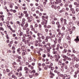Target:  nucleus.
<instances>
[{
	"instance_id": "f257e3e1",
	"label": "nucleus",
	"mask_w": 79,
	"mask_h": 79,
	"mask_svg": "<svg viewBox=\"0 0 79 79\" xmlns=\"http://www.w3.org/2000/svg\"><path fill=\"white\" fill-rule=\"evenodd\" d=\"M26 34L23 35V32H22L21 30V29H20V30H18V33H19V38L20 39L21 38V37L23 35V37L22 38H27L28 37H31V35H29V31H30V29H29V28H27L26 29Z\"/></svg>"
},
{
	"instance_id": "f03ea898",
	"label": "nucleus",
	"mask_w": 79,
	"mask_h": 79,
	"mask_svg": "<svg viewBox=\"0 0 79 79\" xmlns=\"http://www.w3.org/2000/svg\"><path fill=\"white\" fill-rule=\"evenodd\" d=\"M22 42L25 44H27L28 46H30L31 43H30V41L31 40H32V37H30L28 38H22Z\"/></svg>"
},
{
	"instance_id": "7ed1b4c3",
	"label": "nucleus",
	"mask_w": 79,
	"mask_h": 79,
	"mask_svg": "<svg viewBox=\"0 0 79 79\" xmlns=\"http://www.w3.org/2000/svg\"><path fill=\"white\" fill-rule=\"evenodd\" d=\"M56 43H54V44H53L51 45V48L52 49V50H53V51L52 52L53 54V55H60L61 54V52H60V51H55L56 50V49H55V47H56Z\"/></svg>"
},
{
	"instance_id": "20e7f679",
	"label": "nucleus",
	"mask_w": 79,
	"mask_h": 79,
	"mask_svg": "<svg viewBox=\"0 0 79 79\" xmlns=\"http://www.w3.org/2000/svg\"><path fill=\"white\" fill-rule=\"evenodd\" d=\"M54 57L56 62H58V64L59 65H61L62 64V62L60 61H59V59H60V58H61L60 56L59 55H54Z\"/></svg>"
},
{
	"instance_id": "39448f33",
	"label": "nucleus",
	"mask_w": 79,
	"mask_h": 79,
	"mask_svg": "<svg viewBox=\"0 0 79 79\" xmlns=\"http://www.w3.org/2000/svg\"><path fill=\"white\" fill-rule=\"evenodd\" d=\"M61 56L62 57V58H64L63 59V60L64 61H66V59L67 60H69V61H71L72 59L71 58L68 57V56L63 54H62L61 55Z\"/></svg>"
},
{
	"instance_id": "423d86ee",
	"label": "nucleus",
	"mask_w": 79,
	"mask_h": 79,
	"mask_svg": "<svg viewBox=\"0 0 79 79\" xmlns=\"http://www.w3.org/2000/svg\"><path fill=\"white\" fill-rule=\"evenodd\" d=\"M25 18H27V19L28 23H31V22L32 21V18H31V17L29 16V14L27 13L25 14Z\"/></svg>"
},
{
	"instance_id": "0eeeda50",
	"label": "nucleus",
	"mask_w": 79,
	"mask_h": 79,
	"mask_svg": "<svg viewBox=\"0 0 79 79\" xmlns=\"http://www.w3.org/2000/svg\"><path fill=\"white\" fill-rule=\"evenodd\" d=\"M43 35V34L40 33L39 32H38L37 34V35L38 36L37 39L38 40L39 42H42V40L41 39V37L40 36V35Z\"/></svg>"
},
{
	"instance_id": "6e6552de",
	"label": "nucleus",
	"mask_w": 79,
	"mask_h": 79,
	"mask_svg": "<svg viewBox=\"0 0 79 79\" xmlns=\"http://www.w3.org/2000/svg\"><path fill=\"white\" fill-rule=\"evenodd\" d=\"M56 2L54 1L52 2L53 5H58L59 3H61V0H56Z\"/></svg>"
},
{
	"instance_id": "1a4fd4ad",
	"label": "nucleus",
	"mask_w": 79,
	"mask_h": 79,
	"mask_svg": "<svg viewBox=\"0 0 79 79\" xmlns=\"http://www.w3.org/2000/svg\"><path fill=\"white\" fill-rule=\"evenodd\" d=\"M47 56L48 57H50L51 60L54 61V60H55V57L54 56H52L49 54H48Z\"/></svg>"
},
{
	"instance_id": "9d476101",
	"label": "nucleus",
	"mask_w": 79,
	"mask_h": 79,
	"mask_svg": "<svg viewBox=\"0 0 79 79\" xmlns=\"http://www.w3.org/2000/svg\"><path fill=\"white\" fill-rule=\"evenodd\" d=\"M49 74L50 75V78H53V77L55 76V74L53 73V72H52L50 70L49 72Z\"/></svg>"
},
{
	"instance_id": "9b49d317",
	"label": "nucleus",
	"mask_w": 79,
	"mask_h": 79,
	"mask_svg": "<svg viewBox=\"0 0 79 79\" xmlns=\"http://www.w3.org/2000/svg\"><path fill=\"white\" fill-rule=\"evenodd\" d=\"M66 39L68 40V41L69 43H71V39L69 36L68 35L67 36Z\"/></svg>"
},
{
	"instance_id": "f8f14e48",
	"label": "nucleus",
	"mask_w": 79,
	"mask_h": 79,
	"mask_svg": "<svg viewBox=\"0 0 79 79\" xmlns=\"http://www.w3.org/2000/svg\"><path fill=\"white\" fill-rule=\"evenodd\" d=\"M48 21V20H45L44 21H43V22H42L41 23V24H42V25H45V24H47V22Z\"/></svg>"
},
{
	"instance_id": "ddd939ff",
	"label": "nucleus",
	"mask_w": 79,
	"mask_h": 79,
	"mask_svg": "<svg viewBox=\"0 0 79 79\" xmlns=\"http://www.w3.org/2000/svg\"><path fill=\"white\" fill-rule=\"evenodd\" d=\"M33 15L34 17H35V19H39V16L37 15H36V14H34Z\"/></svg>"
},
{
	"instance_id": "4468645a",
	"label": "nucleus",
	"mask_w": 79,
	"mask_h": 79,
	"mask_svg": "<svg viewBox=\"0 0 79 79\" xmlns=\"http://www.w3.org/2000/svg\"><path fill=\"white\" fill-rule=\"evenodd\" d=\"M48 2V0H44V1L43 2V5L44 7H45L46 4H47V3Z\"/></svg>"
},
{
	"instance_id": "2eb2a0df",
	"label": "nucleus",
	"mask_w": 79,
	"mask_h": 79,
	"mask_svg": "<svg viewBox=\"0 0 79 79\" xmlns=\"http://www.w3.org/2000/svg\"><path fill=\"white\" fill-rule=\"evenodd\" d=\"M39 49V50H38V51H40V52H43V51L44 50V49L41 48H39V47H36V49H37V50Z\"/></svg>"
},
{
	"instance_id": "dca6fc26",
	"label": "nucleus",
	"mask_w": 79,
	"mask_h": 79,
	"mask_svg": "<svg viewBox=\"0 0 79 79\" xmlns=\"http://www.w3.org/2000/svg\"><path fill=\"white\" fill-rule=\"evenodd\" d=\"M64 26H66L67 25V20L66 19H64Z\"/></svg>"
},
{
	"instance_id": "f3484780",
	"label": "nucleus",
	"mask_w": 79,
	"mask_h": 79,
	"mask_svg": "<svg viewBox=\"0 0 79 79\" xmlns=\"http://www.w3.org/2000/svg\"><path fill=\"white\" fill-rule=\"evenodd\" d=\"M48 17L47 16H46L45 17L44 16H42V19H44L45 18H46V20L47 21V20H48Z\"/></svg>"
},
{
	"instance_id": "a211bd4d",
	"label": "nucleus",
	"mask_w": 79,
	"mask_h": 79,
	"mask_svg": "<svg viewBox=\"0 0 79 79\" xmlns=\"http://www.w3.org/2000/svg\"><path fill=\"white\" fill-rule=\"evenodd\" d=\"M74 41H75L76 43H77L78 42H79V36H77L76 38L74 40Z\"/></svg>"
},
{
	"instance_id": "6ab92c4d",
	"label": "nucleus",
	"mask_w": 79,
	"mask_h": 79,
	"mask_svg": "<svg viewBox=\"0 0 79 79\" xmlns=\"http://www.w3.org/2000/svg\"><path fill=\"white\" fill-rule=\"evenodd\" d=\"M7 13V15L8 16L10 17V16H13V14L11 13L10 12H9V11H8Z\"/></svg>"
},
{
	"instance_id": "aec40b11",
	"label": "nucleus",
	"mask_w": 79,
	"mask_h": 79,
	"mask_svg": "<svg viewBox=\"0 0 79 79\" xmlns=\"http://www.w3.org/2000/svg\"><path fill=\"white\" fill-rule=\"evenodd\" d=\"M30 28H31V30L32 31H34V30H35V28H34L33 25H30Z\"/></svg>"
},
{
	"instance_id": "412c9836",
	"label": "nucleus",
	"mask_w": 79,
	"mask_h": 79,
	"mask_svg": "<svg viewBox=\"0 0 79 79\" xmlns=\"http://www.w3.org/2000/svg\"><path fill=\"white\" fill-rule=\"evenodd\" d=\"M74 60H73V61L74 62V61H77V62L78 61H79V59L77 58V57H74Z\"/></svg>"
},
{
	"instance_id": "4be33fe9",
	"label": "nucleus",
	"mask_w": 79,
	"mask_h": 79,
	"mask_svg": "<svg viewBox=\"0 0 79 79\" xmlns=\"http://www.w3.org/2000/svg\"><path fill=\"white\" fill-rule=\"evenodd\" d=\"M63 47L64 48H66L68 47V44H67L66 43H64L63 44Z\"/></svg>"
},
{
	"instance_id": "5701e85b",
	"label": "nucleus",
	"mask_w": 79,
	"mask_h": 79,
	"mask_svg": "<svg viewBox=\"0 0 79 79\" xmlns=\"http://www.w3.org/2000/svg\"><path fill=\"white\" fill-rule=\"evenodd\" d=\"M4 17L5 16H4V15H0V19H1L2 21H3L4 20V19L3 18H4Z\"/></svg>"
},
{
	"instance_id": "b1692460",
	"label": "nucleus",
	"mask_w": 79,
	"mask_h": 79,
	"mask_svg": "<svg viewBox=\"0 0 79 79\" xmlns=\"http://www.w3.org/2000/svg\"><path fill=\"white\" fill-rule=\"evenodd\" d=\"M22 69H23V67H22V66L20 67L19 68V69H17V71L18 72H19V71H22Z\"/></svg>"
},
{
	"instance_id": "393cba45",
	"label": "nucleus",
	"mask_w": 79,
	"mask_h": 79,
	"mask_svg": "<svg viewBox=\"0 0 79 79\" xmlns=\"http://www.w3.org/2000/svg\"><path fill=\"white\" fill-rule=\"evenodd\" d=\"M21 50L22 51H23V52H24V51H25V48L23 46H22L21 48Z\"/></svg>"
},
{
	"instance_id": "a878e982",
	"label": "nucleus",
	"mask_w": 79,
	"mask_h": 79,
	"mask_svg": "<svg viewBox=\"0 0 79 79\" xmlns=\"http://www.w3.org/2000/svg\"><path fill=\"white\" fill-rule=\"evenodd\" d=\"M28 61L30 62V63L32 61V59L31 56H30L28 58Z\"/></svg>"
},
{
	"instance_id": "bb28decb",
	"label": "nucleus",
	"mask_w": 79,
	"mask_h": 79,
	"mask_svg": "<svg viewBox=\"0 0 79 79\" xmlns=\"http://www.w3.org/2000/svg\"><path fill=\"white\" fill-rule=\"evenodd\" d=\"M47 45L49 46L48 48L49 49H52V47H51V46H50V45H51V44L50 43H48L47 44Z\"/></svg>"
},
{
	"instance_id": "cd10ccee",
	"label": "nucleus",
	"mask_w": 79,
	"mask_h": 79,
	"mask_svg": "<svg viewBox=\"0 0 79 79\" xmlns=\"http://www.w3.org/2000/svg\"><path fill=\"white\" fill-rule=\"evenodd\" d=\"M10 11H11V12H13L14 13H16V10H13V9H11L10 10Z\"/></svg>"
},
{
	"instance_id": "c85d7f7f",
	"label": "nucleus",
	"mask_w": 79,
	"mask_h": 79,
	"mask_svg": "<svg viewBox=\"0 0 79 79\" xmlns=\"http://www.w3.org/2000/svg\"><path fill=\"white\" fill-rule=\"evenodd\" d=\"M63 21H64V18L63 17H61L60 19V23L61 24H62V23H63Z\"/></svg>"
},
{
	"instance_id": "c756f323",
	"label": "nucleus",
	"mask_w": 79,
	"mask_h": 79,
	"mask_svg": "<svg viewBox=\"0 0 79 79\" xmlns=\"http://www.w3.org/2000/svg\"><path fill=\"white\" fill-rule=\"evenodd\" d=\"M39 29V30H42V25L40 24H39L38 25Z\"/></svg>"
},
{
	"instance_id": "7c9ffc66",
	"label": "nucleus",
	"mask_w": 79,
	"mask_h": 79,
	"mask_svg": "<svg viewBox=\"0 0 79 79\" xmlns=\"http://www.w3.org/2000/svg\"><path fill=\"white\" fill-rule=\"evenodd\" d=\"M56 35V33H55V32L53 33V34L51 36L52 38H54V37H56L55 36V35Z\"/></svg>"
},
{
	"instance_id": "2f4dec72",
	"label": "nucleus",
	"mask_w": 79,
	"mask_h": 79,
	"mask_svg": "<svg viewBox=\"0 0 79 79\" xmlns=\"http://www.w3.org/2000/svg\"><path fill=\"white\" fill-rule=\"evenodd\" d=\"M29 70V69H28V68L27 67H24V71H28Z\"/></svg>"
},
{
	"instance_id": "473e14b6",
	"label": "nucleus",
	"mask_w": 79,
	"mask_h": 79,
	"mask_svg": "<svg viewBox=\"0 0 79 79\" xmlns=\"http://www.w3.org/2000/svg\"><path fill=\"white\" fill-rule=\"evenodd\" d=\"M70 11H72V14H75V13H76V12L75 11V10H74V8L70 10Z\"/></svg>"
},
{
	"instance_id": "72a5a7b5",
	"label": "nucleus",
	"mask_w": 79,
	"mask_h": 79,
	"mask_svg": "<svg viewBox=\"0 0 79 79\" xmlns=\"http://www.w3.org/2000/svg\"><path fill=\"white\" fill-rule=\"evenodd\" d=\"M69 8H70V10L74 9L72 7H73V5L72 4H69Z\"/></svg>"
},
{
	"instance_id": "f704fd0d",
	"label": "nucleus",
	"mask_w": 79,
	"mask_h": 79,
	"mask_svg": "<svg viewBox=\"0 0 79 79\" xmlns=\"http://www.w3.org/2000/svg\"><path fill=\"white\" fill-rule=\"evenodd\" d=\"M72 19L73 20H76V15H73L72 16Z\"/></svg>"
},
{
	"instance_id": "c9c22d12",
	"label": "nucleus",
	"mask_w": 79,
	"mask_h": 79,
	"mask_svg": "<svg viewBox=\"0 0 79 79\" xmlns=\"http://www.w3.org/2000/svg\"><path fill=\"white\" fill-rule=\"evenodd\" d=\"M25 24V22L23 21H22V23H21V27H23L24 26V24Z\"/></svg>"
},
{
	"instance_id": "e433bc0d",
	"label": "nucleus",
	"mask_w": 79,
	"mask_h": 79,
	"mask_svg": "<svg viewBox=\"0 0 79 79\" xmlns=\"http://www.w3.org/2000/svg\"><path fill=\"white\" fill-rule=\"evenodd\" d=\"M68 75L66 74H64L63 77V79H65V77H67Z\"/></svg>"
},
{
	"instance_id": "4c0bfd02",
	"label": "nucleus",
	"mask_w": 79,
	"mask_h": 79,
	"mask_svg": "<svg viewBox=\"0 0 79 79\" xmlns=\"http://www.w3.org/2000/svg\"><path fill=\"white\" fill-rule=\"evenodd\" d=\"M49 32L48 34L50 36H52V33L51 32V30H49Z\"/></svg>"
},
{
	"instance_id": "58836bf2",
	"label": "nucleus",
	"mask_w": 79,
	"mask_h": 79,
	"mask_svg": "<svg viewBox=\"0 0 79 79\" xmlns=\"http://www.w3.org/2000/svg\"><path fill=\"white\" fill-rule=\"evenodd\" d=\"M4 8V10H6L7 12H8V11H9V10H8V9H7V7H6V6H5Z\"/></svg>"
},
{
	"instance_id": "ea45409f",
	"label": "nucleus",
	"mask_w": 79,
	"mask_h": 79,
	"mask_svg": "<svg viewBox=\"0 0 79 79\" xmlns=\"http://www.w3.org/2000/svg\"><path fill=\"white\" fill-rule=\"evenodd\" d=\"M37 53H38V56H40V55H41V53H40V51H37Z\"/></svg>"
},
{
	"instance_id": "a19ab883",
	"label": "nucleus",
	"mask_w": 79,
	"mask_h": 79,
	"mask_svg": "<svg viewBox=\"0 0 79 79\" xmlns=\"http://www.w3.org/2000/svg\"><path fill=\"white\" fill-rule=\"evenodd\" d=\"M16 24H19V26H21V22L19 21H17L16 22Z\"/></svg>"
},
{
	"instance_id": "79ce46f5",
	"label": "nucleus",
	"mask_w": 79,
	"mask_h": 79,
	"mask_svg": "<svg viewBox=\"0 0 79 79\" xmlns=\"http://www.w3.org/2000/svg\"><path fill=\"white\" fill-rule=\"evenodd\" d=\"M38 46L42 47L43 46V45H42V44L40 42V43H38Z\"/></svg>"
},
{
	"instance_id": "37998d69",
	"label": "nucleus",
	"mask_w": 79,
	"mask_h": 79,
	"mask_svg": "<svg viewBox=\"0 0 79 79\" xmlns=\"http://www.w3.org/2000/svg\"><path fill=\"white\" fill-rule=\"evenodd\" d=\"M14 45H15V46L16 47L17 45H18V41H15L14 42Z\"/></svg>"
},
{
	"instance_id": "c03bdc74",
	"label": "nucleus",
	"mask_w": 79,
	"mask_h": 79,
	"mask_svg": "<svg viewBox=\"0 0 79 79\" xmlns=\"http://www.w3.org/2000/svg\"><path fill=\"white\" fill-rule=\"evenodd\" d=\"M62 52L63 53H66L67 52V50L66 49H64Z\"/></svg>"
},
{
	"instance_id": "a18cd8bd",
	"label": "nucleus",
	"mask_w": 79,
	"mask_h": 79,
	"mask_svg": "<svg viewBox=\"0 0 79 79\" xmlns=\"http://www.w3.org/2000/svg\"><path fill=\"white\" fill-rule=\"evenodd\" d=\"M6 38L7 40L10 39V37H9V36L8 35V34L6 35Z\"/></svg>"
},
{
	"instance_id": "49530a36",
	"label": "nucleus",
	"mask_w": 79,
	"mask_h": 79,
	"mask_svg": "<svg viewBox=\"0 0 79 79\" xmlns=\"http://www.w3.org/2000/svg\"><path fill=\"white\" fill-rule=\"evenodd\" d=\"M55 40L54 41V43L57 44V40H58L57 38H55Z\"/></svg>"
},
{
	"instance_id": "de8ad7c7",
	"label": "nucleus",
	"mask_w": 79,
	"mask_h": 79,
	"mask_svg": "<svg viewBox=\"0 0 79 79\" xmlns=\"http://www.w3.org/2000/svg\"><path fill=\"white\" fill-rule=\"evenodd\" d=\"M41 39L42 40H45V36L43 35H42L41 37Z\"/></svg>"
},
{
	"instance_id": "09e8293b",
	"label": "nucleus",
	"mask_w": 79,
	"mask_h": 79,
	"mask_svg": "<svg viewBox=\"0 0 79 79\" xmlns=\"http://www.w3.org/2000/svg\"><path fill=\"white\" fill-rule=\"evenodd\" d=\"M71 57H72V58H73V60H74V58L76 57L75 56V55H74L73 54L72 55H71Z\"/></svg>"
},
{
	"instance_id": "8fccbe9b",
	"label": "nucleus",
	"mask_w": 79,
	"mask_h": 79,
	"mask_svg": "<svg viewBox=\"0 0 79 79\" xmlns=\"http://www.w3.org/2000/svg\"><path fill=\"white\" fill-rule=\"evenodd\" d=\"M73 31L72 29H69V32L70 34H72L73 33Z\"/></svg>"
},
{
	"instance_id": "3c124183",
	"label": "nucleus",
	"mask_w": 79,
	"mask_h": 79,
	"mask_svg": "<svg viewBox=\"0 0 79 79\" xmlns=\"http://www.w3.org/2000/svg\"><path fill=\"white\" fill-rule=\"evenodd\" d=\"M11 49L12 50H16V48L14 46H12Z\"/></svg>"
},
{
	"instance_id": "603ef678",
	"label": "nucleus",
	"mask_w": 79,
	"mask_h": 79,
	"mask_svg": "<svg viewBox=\"0 0 79 79\" xmlns=\"http://www.w3.org/2000/svg\"><path fill=\"white\" fill-rule=\"evenodd\" d=\"M44 70H47V69H48V67L47 65L44 67Z\"/></svg>"
},
{
	"instance_id": "864d4df0",
	"label": "nucleus",
	"mask_w": 79,
	"mask_h": 79,
	"mask_svg": "<svg viewBox=\"0 0 79 79\" xmlns=\"http://www.w3.org/2000/svg\"><path fill=\"white\" fill-rule=\"evenodd\" d=\"M63 12H64V10H63V9H62L61 10H60L59 11V13H63Z\"/></svg>"
},
{
	"instance_id": "5fc2aeb1",
	"label": "nucleus",
	"mask_w": 79,
	"mask_h": 79,
	"mask_svg": "<svg viewBox=\"0 0 79 79\" xmlns=\"http://www.w3.org/2000/svg\"><path fill=\"white\" fill-rule=\"evenodd\" d=\"M75 67L76 68H79V64H75Z\"/></svg>"
},
{
	"instance_id": "6e6d98bb",
	"label": "nucleus",
	"mask_w": 79,
	"mask_h": 79,
	"mask_svg": "<svg viewBox=\"0 0 79 79\" xmlns=\"http://www.w3.org/2000/svg\"><path fill=\"white\" fill-rule=\"evenodd\" d=\"M35 11V8L34 7H33L32 9H31V11Z\"/></svg>"
},
{
	"instance_id": "4d7b16f0",
	"label": "nucleus",
	"mask_w": 79,
	"mask_h": 79,
	"mask_svg": "<svg viewBox=\"0 0 79 79\" xmlns=\"http://www.w3.org/2000/svg\"><path fill=\"white\" fill-rule=\"evenodd\" d=\"M61 38H59L58 40V43H61Z\"/></svg>"
},
{
	"instance_id": "13d9d810",
	"label": "nucleus",
	"mask_w": 79,
	"mask_h": 79,
	"mask_svg": "<svg viewBox=\"0 0 79 79\" xmlns=\"http://www.w3.org/2000/svg\"><path fill=\"white\" fill-rule=\"evenodd\" d=\"M57 27L58 29H60L61 27V25L60 24H59V25H57Z\"/></svg>"
},
{
	"instance_id": "bf43d9fd",
	"label": "nucleus",
	"mask_w": 79,
	"mask_h": 79,
	"mask_svg": "<svg viewBox=\"0 0 79 79\" xmlns=\"http://www.w3.org/2000/svg\"><path fill=\"white\" fill-rule=\"evenodd\" d=\"M31 73H33V75H34L35 73V70H33L31 71Z\"/></svg>"
},
{
	"instance_id": "052dcab7",
	"label": "nucleus",
	"mask_w": 79,
	"mask_h": 79,
	"mask_svg": "<svg viewBox=\"0 0 79 79\" xmlns=\"http://www.w3.org/2000/svg\"><path fill=\"white\" fill-rule=\"evenodd\" d=\"M42 56L44 58L46 57V55H45V54H43L42 55Z\"/></svg>"
},
{
	"instance_id": "680f3d73",
	"label": "nucleus",
	"mask_w": 79,
	"mask_h": 79,
	"mask_svg": "<svg viewBox=\"0 0 79 79\" xmlns=\"http://www.w3.org/2000/svg\"><path fill=\"white\" fill-rule=\"evenodd\" d=\"M22 9L23 10H26L27 9V7L25 6L24 7H22Z\"/></svg>"
},
{
	"instance_id": "e2e57ef3",
	"label": "nucleus",
	"mask_w": 79,
	"mask_h": 79,
	"mask_svg": "<svg viewBox=\"0 0 79 79\" xmlns=\"http://www.w3.org/2000/svg\"><path fill=\"white\" fill-rule=\"evenodd\" d=\"M38 24H37V23H35V26H34V27L35 28H37V27H38Z\"/></svg>"
},
{
	"instance_id": "0e129e2a",
	"label": "nucleus",
	"mask_w": 79,
	"mask_h": 79,
	"mask_svg": "<svg viewBox=\"0 0 79 79\" xmlns=\"http://www.w3.org/2000/svg\"><path fill=\"white\" fill-rule=\"evenodd\" d=\"M75 29H76V27H72V30L73 31H75Z\"/></svg>"
},
{
	"instance_id": "69168bd1",
	"label": "nucleus",
	"mask_w": 79,
	"mask_h": 79,
	"mask_svg": "<svg viewBox=\"0 0 79 79\" xmlns=\"http://www.w3.org/2000/svg\"><path fill=\"white\" fill-rule=\"evenodd\" d=\"M75 11H76V12H77H77H79V8H76Z\"/></svg>"
},
{
	"instance_id": "338daca9",
	"label": "nucleus",
	"mask_w": 79,
	"mask_h": 79,
	"mask_svg": "<svg viewBox=\"0 0 79 79\" xmlns=\"http://www.w3.org/2000/svg\"><path fill=\"white\" fill-rule=\"evenodd\" d=\"M6 72L7 73H7H9V72H10V69H6Z\"/></svg>"
},
{
	"instance_id": "774afa93",
	"label": "nucleus",
	"mask_w": 79,
	"mask_h": 79,
	"mask_svg": "<svg viewBox=\"0 0 79 79\" xmlns=\"http://www.w3.org/2000/svg\"><path fill=\"white\" fill-rule=\"evenodd\" d=\"M0 31H4V28L2 27H0Z\"/></svg>"
}]
</instances>
